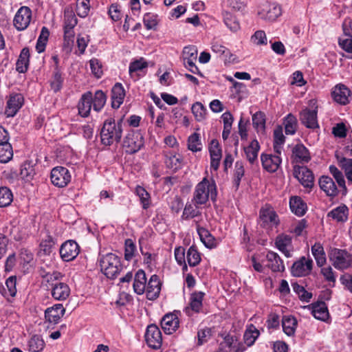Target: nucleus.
Segmentation results:
<instances>
[{"mask_svg": "<svg viewBox=\"0 0 352 352\" xmlns=\"http://www.w3.org/2000/svg\"><path fill=\"white\" fill-rule=\"evenodd\" d=\"M23 98L21 94H14L10 96L7 102L6 114L8 117H13L22 107Z\"/></svg>", "mask_w": 352, "mask_h": 352, "instance_id": "23", "label": "nucleus"}, {"mask_svg": "<svg viewBox=\"0 0 352 352\" xmlns=\"http://www.w3.org/2000/svg\"><path fill=\"white\" fill-rule=\"evenodd\" d=\"M13 201L12 191L7 187L0 188V208L7 207Z\"/></svg>", "mask_w": 352, "mask_h": 352, "instance_id": "47", "label": "nucleus"}, {"mask_svg": "<svg viewBox=\"0 0 352 352\" xmlns=\"http://www.w3.org/2000/svg\"><path fill=\"white\" fill-rule=\"evenodd\" d=\"M145 340L149 347L154 349L160 348L162 343V338L161 331L157 326L151 324L147 327Z\"/></svg>", "mask_w": 352, "mask_h": 352, "instance_id": "13", "label": "nucleus"}, {"mask_svg": "<svg viewBox=\"0 0 352 352\" xmlns=\"http://www.w3.org/2000/svg\"><path fill=\"white\" fill-rule=\"evenodd\" d=\"M188 148L192 152H197L201 150V143L198 133H194L188 138Z\"/></svg>", "mask_w": 352, "mask_h": 352, "instance_id": "54", "label": "nucleus"}, {"mask_svg": "<svg viewBox=\"0 0 352 352\" xmlns=\"http://www.w3.org/2000/svg\"><path fill=\"white\" fill-rule=\"evenodd\" d=\"M259 331L254 326H251L247 329L243 336L245 344L248 346H251L259 336Z\"/></svg>", "mask_w": 352, "mask_h": 352, "instance_id": "49", "label": "nucleus"}, {"mask_svg": "<svg viewBox=\"0 0 352 352\" xmlns=\"http://www.w3.org/2000/svg\"><path fill=\"white\" fill-rule=\"evenodd\" d=\"M179 319L174 314H166L161 320V326L166 334H171L179 327Z\"/></svg>", "mask_w": 352, "mask_h": 352, "instance_id": "22", "label": "nucleus"}, {"mask_svg": "<svg viewBox=\"0 0 352 352\" xmlns=\"http://www.w3.org/2000/svg\"><path fill=\"white\" fill-rule=\"evenodd\" d=\"M200 206H197L192 202L187 203L184 207L182 218L184 220H188L190 219L200 217L201 214V212L199 210Z\"/></svg>", "mask_w": 352, "mask_h": 352, "instance_id": "42", "label": "nucleus"}, {"mask_svg": "<svg viewBox=\"0 0 352 352\" xmlns=\"http://www.w3.org/2000/svg\"><path fill=\"white\" fill-rule=\"evenodd\" d=\"M291 244L292 239L288 235L282 234L276 238V245L277 248L287 257L291 256Z\"/></svg>", "mask_w": 352, "mask_h": 352, "instance_id": "33", "label": "nucleus"}, {"mask_svg": "<svg viewBox=\"0 0 352 352\" xmlns=\"http://www.w3.org/2000/svg\"><path fill=\"white\" fill-rule=\"evenodd\" d=\"M254 127L258 131H263L265 125V116L261 111H258L252 116Z\"/></svg>", "mask_w": 352, "mask_h": 352, "instance_id": "56", "label": "nucleus"}, {"mask_svg": "<svg viewBox=\"0 0 352 352\" xmlns=\"http://www.w3.org/2000/svg\"><path fill=\"white\" fill-rule=\"evenodd\" d=\"M205 293L202 292H195L191 294L188 306L185 307L184 311L188 316H192L193 313H199L203 309V300Z\"/></svg>", "mask_w": 352, "mask_h": 352, "instance_id": "16", "label": "nucleus"}, {"mask_svg": "<svg viewBox=\"0 0 352 352\" xmlns=\"http://www.w3.org/2000/svg\"><path fill=\"white\" fill-rule=\"evenodd\" d=\"M165 164L167 168L177 170L182 166V158L179 155L172 152L165 153Z\"/></svg>", "mask_w": 352, "mask_h": 352, "instance_id": "36", "label": "nucleus"}, {"mask_svg": "<svg viewBox=\"0 0 352 352\" xmlns=\"http://www.w3.org/2000/svg\"><path fill=\"white\" fill-rule=\"evenodd\" d=\"M135 192L139 197L142 208L147 209L150 206V195L148 192L142 187L138 186L135 189Z\"/></svg>", "mask_w": 352, "mask_h": 352, "instance_id": "57", "label": "nucleus"}, {"mask_svg": "<svg viewBox=\"0 0 352 352\" xmlns=\"http://www.w3.org/2000/svg\"><path fill=\"white\" fill-rule=\"evenodd\" d=\"M144 144V140L142 133L138 131H131L124 138L123 146L128 153H134L138 151Z\"/></svg>", "mask_w": 352, "mask_h": 352, "instance_id": "6", "label": "nucleus"}, {"mask_svg": "<svg viewBox=\"0 0 352 352\" xmlns=\"http://www.w3.org/2000/svg\"><path fill=\"white\" fill-rule=\"evenodd\" d=\"M331 95L336 102L344 105L349 102L351 91L345 85H338L333 88Z\"/></svg>", "mask_w": 352, "mask_h": 352, "instance_id": "21", "label": "nucleus"}, {"mask_svg": "<svg viewBox=\"0 0 352 352\" xmlns=\"http://www.w3.org/2000/svg\"><path fill=\"white\" fill-rule=\"evenodd\" d=\"M125 96V91L120 83H116L111 90V106L118 109L122 104Z\"/></svg>", "mask_w": 352, "mask_h": 352, "instance_id": "29", "label": "nucleus"}, {"mask_svg": "<svg viewBox=\"0 0 352 352\" xmlns=\"http://www.w3.org/2000/svg\"><path fill=\"white\" fill-rule=\"evenodd\" d=\"M192 112L198 121L202 120L206 115V109L199 102H197L192 106Z\"/></svg>", "mask_w": 352, "mask_h": 352, "instance_id": "62", "label": "nucleus"}, {"mask_svg": "<svg viewBox=\"0 0 352 352\" xmlns=\"http://www.w3.org/2000/svg\"><path fill=\"white\" fill-rule=\"evenodd\" d=\"M147 67L148 63L144 60V58H142L139 60H135L130 63L129 69V74L132 78H138V72H142Z\"/></svg>", "mask_w": 352, "mask_h": 352, "instance_id": "45", "label": "nucleus"}, {"mask_svg": "<svg viewBox=\"0 0 352 352\" xmlns=\"http://www.w3.org/2000/svg\"><path fill=\"white\" fill-rule=\"evenodd\" d=\"M122 134V120L116 122L113 118L104 120L100 131L101 142L104 145L110 146L120 142Z\"/></svg>", "mask_w": 352, "mask_h": 352, "instance_id": "2", "label": "nucleus"}, {"mask_svg": "<svg viewBox=\"0 0 352 352\" xmlns=\"http://www.w3.org/2000/svg\"><path fill=\"white\" fill-rule=\"evenodd\" d=\"M89 11V0H77L76 12L80 17H85Z\"/></svg>", "mask_w": 352, "mask_h": 352, "instance_id": "63", "label": "nucleus"}, {"mask_svg": "<svg viewBox=\"0 0 352 352\" xmlns=\"http://www.w3.org/2000/svg\"><path fill=\"white\" fill-rule=\"evenodd\" d=\"M259 149L260 145L256 140H253L248 146L244 148L245 157L251 164L257 162Z\"/></svg>", "mask_w": 352, "mask_h": 352, "instance_id": "32", "label": "nucleus"}, {"mask_svg": "<svg viewBox=\"0 0 352 352\" xmlns=\"http://www.w3.org/2000/svg\"><path fill=\"white\" fill-rule=\"evenodd\" d=\"M107 97L105 94L101 91L98 90L95 92L94 97H92L91 104H93L94 110L100 111L106 103Z\"/></svg>", "mask_w": 352, "mask_h": 352, "instance_id": "44", "label": "nucleus"}, {"mask_svg": "<svg viewBox=\"0 0 352 352\" xmlns=\"http://www.w3.org/2000/svg\"><path fill=\"white\" fill-rule=\"evenodd\" d=\"M339 164L344 170L348 181L352 179V159L342 157L339 160Z\"/></svg>", "mask_w": 352, "mask_h": 352, "instance_id": "61", "label": "nucleus"}, {"mask_svg": "<svg viewBox=\"0 0 352 352\" xmlns=\"http://www.w3.org/2000/svg\"><path fill=\"white\" fill-rule=\"evenodd\" d=\"M316 102L310 100V105L314 108L312 110L305 109L300 114V120L306 127L315 129L318 127L317 120V106H315Z\"/></svg>", "mask_w": 352, "mask_h": 352, "instance_id": "10", "label": "nucleus"}, {"mask_svg": "<svg viewBox=\"0 0 352 352\" xmlns=\"http://www.w3.org/2000/svg\"><path fill=\"white\" fill-rule=\"evenodd\" d=\"M312 266L313 261L311 258L302 256L293 264L291 272L293 276L296 277L305 276L311 272Z\"/></svg>", "mask_w": 352, "mask_h": 352, "instance_id": "11", "label": "nucleus"}, {"mask_svg": "<svg viewBox=\"0 0 352 352\" xmlns=\"http://www.w3.org/2000/svg\"><path fill=\"white\" fill-rule=\"evenodd\" d=\"M294 176L306 188H311L314 185V175L306 166H294Z\"/></svg>", "mask_w": 352, "mask_h": 352, "instance_id": "17", "label": "nucleus"}, {"mask_svg": "<svg viewBox=\"0 0 352 352\" xmlns=\"http://www.w3.org/2000/svg\"><path fill=\"white\" fill-rule=\"evenodd\" d=\"M196 228L200 239L204 244L207 248H214L215 246L214 238L210 232L205 228L200 226L197 221H196Z\"/></svg>", "mask_w": 352, "mask_h": 352, "instance_id": "35", "label": "nucleus"}, {"mask_svg": "<svg viewBox=\"0 0 352 352\" xmlns=\"http://www.w3.org/2000/svg\"><path fill=\"white\" fill-rule=\"evenodd\" d=\"M263 20L274 21L281 14V8L276 3H265L258 12Z\"/></svg>", "mask_w": 352, "mask_h": 352, "instance_id": "9", "label": "nucleus"}, {"mask_svg": "<svg viewBox=\"0 0 352 352\" xmlns=\"http://www.w3.org/2000/svg\"><path fill=\"white\" fill-rule=\"evenodd\" d=\"M52 183L59 188L66 186L71 181V174L69 170L63 166H56L51 171Z\"/></svg>", "mask_w": 352, "mask_h": 352, "instance_id": "7", "label": "nucleus"}, {"mask_svg": "<svg viewBox=\"0 0 352 352\" xmlns=\"http://www.w3.org/2000/svg\"><path fill=\"white\" fill-rule=\"evenodd\" d=\"M261 161L263 168L269 173H274L279 168L282 160L280 156L272 154L261 155Z\"/></svg>", "mask_w": 352, "mask_h": 352, "instance_id": "18", "label": "nucleus"}, {"mask_svg": "<svg viewBox=\"0 0 352 352\" xmlns=\"http://www.w3.org/2000/svg\"><path fill=\"white\" fill-rule=\"evenodd\" d=\"M210 159L221 160L222 157L221 148L217 140H212L209 147Z\"/></svg>", "mask_w": 352, "mask_h": 352, "instance_id": "60", "label": "nucleus"}, {"mask_svg": "<svg viewBox=\"0 0 352 352\" xmlns=\"http://www.w3.org/2000/svg\"><path fill=\"white\" fill-rule=\"evenodd\" d=\"M292 156L296 162L307 163L311 159L308 149L301 144H296L293 148Z\"/></svg>", "mask_w": 352, "mask_h": 352, "instance_id": "31", "label": "nucleus"}, {"mask_svg": "<svg viewBox=\"0 0 352 352\" xmlns=\"http://www.w3.org/2000/svg\"><path fill=\"white\" fill-rule=\"evenodd\" d=\"M92 94L87 91L80 98L78 104V113L82 117H87L91 109Z\"/></svg>", "mask_w": 352, "mask_h": 352, "instance_id": "28", "label": "nucleus"}, {"mask_svg": "<svg viewBox=\"0 0 352 352\" xmlns=\"http://www.w3.org/2000/svg\"><path fill=\"white\" fill-rule=\"evenodd\" d=\"M329 171L333 176L334 179L336 180L338 186L343 189L345 193L346 191V188L345 186V180L342 173L333 165L329 166Z\"/></svg>", "mask_w": 352, "mask_h": 352, "instance_id": "55", "label": "nucleus"}, {"mask_svg": "<svg viewBox=\"0 0 352 352\" xmlns=\"http://www.w3.org/2000/svg\"><path fill=\"white\" fill-rule=\"evenodd\" d=\"M333 267L338 270H344L352 266V252L345 250L334 248L329 255Z\"/></svg>", "mask_w": 352, "mask_h": 352, "instance_id": "4", "label": "nucleus"}, {"mask_svg": "<svg viewBox=\"0 0 352 352\" xmlns=\"http://www.w3.org/2000/svg\"><path fill=\"white\" fill-rule=\"evenodd\" d=\"M223 21L226 25L232 32H236L240 28L239 21L231 13L223 12Z\"/></svg>", "mask_w": 352, "mask_h": 352, "instance_id": "52", "label": "nucleus"}, {"mask_svg": "<svg viewBox=\"0 0 352 352\" xmlns=\"http://www.w3.org/2000/svg\"><path fill=\"white\" fill-rule=\"evenodd\" d=\"M349 209L344 206H340L328 213V217H331L337 222H344L347 220Z\"/></svg>", "mask_w": 352, "mask_h": 352, "instance_id": "39", "label": "nucleus"}, {"mask_svg": "<svg viewBox=\"0 0 352 352\" xmlns=\"http://www.w3.org/2000/svg\"><path fill=\"white\" fill-rule=\"evenodd\" d=\"M30 50L28 48H23L16 61V70L20 73H24L27 71L29 65Z\"/></svg>", "mask_w": 352, "mask_h": 352, "instance_id": "40", "label": "nucleus"}, {"mask_svg": "<svg viewBox=\"0 0 352 352\" xmlns=\"http://www.w3.org/2000/svg\"><path fill=\"white\" fill-rule=\"evenodd\" d=\"M259 217L263 227L277 226L280 222L278 214L270 204H265L261 208Z\"/></svg>", "mask_w": 352, "mask_h": 352, "instance_id": "8", "label": "nucleus"}, {"mask_svg": "<svg viewBox=\"0 0 352 352\" xmlns=\"http://www.w3.org/2000/svg\"><path fill=\"white\" fill-rule=\"evenodd\" d=\"M311 252L319 267L323 266L326 263V257L322 246L320 243H315L311 247Z\"/></svg>", "mask_w": 352, "mask_h": 352, "instance_id": "43", "label": "nucleus"}, {"mask_svg": "<svg viewBox=\"0 0 352 352\" xmlns=\"http://www.w3.org/2000/svg\"><path fill=\"white\" fill-rule=\"evenodd\" d=\"M297 326V320L292 316H284L282 320L283 331L289 336H294Z\"/></svg>", "mask_w": 352, "mask_h": 352, "instance_id": "41", "label": "nucleus"}, {"mask_svg": "<svg viewBox=\"0 0 352 352\" xmlns=\"http://www.w3.org/2000/svg\"><path fill=\"white\" fill-rule=\"evenodd\" d=\"M212 50L214 53L219 54L220 55H222L223 54H225V53L230 54L229 58H226V61L229 62V63L236 62V56L232 54L228 48H226V47H224L219 43H214L212 45Z\"/></svg>", "mask_w": 352, "mask_h": 352, "instance_id": "58", "label": "nucleus"}, {"mask_svg": "<svg viewBox=\"0 0 352 352\" xmlns=\"http://www.w3.org/2000/svg\"><path fill=\"white\" fill-rule=\"evenodd\" d=\"M146 277L145 272L142 270H139L135 276L133 289L135 292L141 295L146 290Z\"/></svg>", "mask_w": 352, "mask_h": 352, "instance_id": "34", "label": "nucleus"}, {"mask_svg": "<svg viewBox=\"0 0 352 352\" xmlns=\"http://www.w3.org/2000/svg\"><path fill=\"white\" fill-rule=\"evenodd\" d=\"M267 266L273 272H283L285 266L278 254L274 252L269 251L266 255Z\"/></svg>", "mask_w": 352, "mask_h": 352, "instance_id": "27", "label": "nucleus"}, {"mask_svg": "<svg viewBox=\"0 0 352 352\" xmlns=\"http://www.w3.org/2000/svg\"><path fill=\"white\" fill-rule=\"evenodd\" d=\"M161 291V283L159 277L153 274L151 276L147 285H146V298L150 300L156 299Z\"/></svg>", "mask_w": 352, "mask_h": 352, "instance_id": "20", "label": "nucleus"}, {"mask_svg": "<svg viewBox=\"0 0 352 352\" xmlns=\"http://www.w3.org/2000/svg\"><path fill=\"white\" fill-rule=\"evenodd\" d=\"M197 58V50L194 46L185 47L183 50V59L185 67L193 74H200L195 62Z\"/></svg>", "mask_w": 352, "mask_h": 352, "instance_id": "15", "label": "nucleus"}, {"mask_svg": "<svg viewBox=\"0 0 352 352\" xmlns=\"http://www.w3.org/2000/svg\"><path fill=\"white\" fill-rule=\"evenodd\" d=\"M319 185L328 196L334 197L337 195L338 190L333 179L329 176L323 175L319 179Z\"/></svg>", "mask_w": 352, "mask_h": 352, "instance_id": "26", "label": "nucleus"}, {"mask_svg": "<svg viewBox=\"0 0 352 352\" xmlns=\"http://www.w3.org/2000/svg\"><path fill=\"white\" fill-rule=\"evenodd\" d=\"M217 186L213 180H209L204 177L199 182L194 190L192 202L197 206H202L210 199L212 201L216 200Z\"/></svg>", "mask_w": 352, "mask_h": 352, "instance_id": "1", "label": "nucleus"}, {"mask_svg": "<svg viewBox=\"0 0 352 352\" xmlns=\"http://www.w3.org/2000/svg\"><path fill=\"white\" fill-rule=\"evenodd\" d=\"M237 340L230 335L226 336L220 343L217 351L221 352H231L236 347Z\"/></svg>", "mask_w": 352, "mask_h": 352, "instance_id": "46", "label": "nucleus"}, {"mask_svg": "<svg viewBox=\"0 0 352 352\" xmlns=\"http://www.w3.org/2000/svg\"><path fill=\"white\" fill-rule=\"evenodd\" d=\"M13 156V151L11 144H0V162L7 163Z\"/></svg>", "mask_w": 352, "mask_h": 352, "instance_id": "48", "label": "nucleus"}, {"mask_svg": "<svg viewBox=\"0 0 352 352\" xmlns=\"http://www.w3.org/2000/svg\"><path fill=\"white\" fill-rule=\"evenodd\" d=\"M70 288L65 283L58 282L52 287V296L56 300H65L70 295Z\"/></svg>", "mask_w": 352, "mask_h": 352, "instance_id": "24", "label": "nucleus"}, {"mask_svg": "<svg viewBox=\"0 0 352 352\" xmlns=\"http://www.w3.org/2000/svg\"><path fill=\"white\" fill-rule=\"evenodd\" d=\"M16 278L15 276L9 277L6 281L7 290L5 289V295L11 297L15 296L16 294Z\"/></svg>", "mask_w": 352, "mask_h": 352, "instance_id": "64", "label": "nucleus"}, {"mask_svg": "<svg viewBox=\"0 0 352 352\" xmlns=\"http://www.w3.org/2000/svg\"><path fill=\"white\" fill-rule=\"evenodd\" d=\"M44 341L38 336H33L28 342L29 350L31 352H40L44 348Z\"/></svg>", "mask_w": 352, "mask_h": 352, "instance_id": "50", "label": "nucleus"}, {"mask_svg": "<svg viewBox=\"0 0 352 352\" xmlns=\"http://www.w3.org/2000/svg\"><path fill=\"white\" fill-rule=\"evenodd\" d=\"M289 207L292 212L299 217L304 215L307 210L305 203L298 197H291Z\"/></svg>", "mask_w": 352, "mask_h": 352, "instance_id": "38", "label": "nucleus"}, {"mask_svg": "<svg viewBox=\"0 0 352 352\" xmlns=\"http://www.w3.org/2000/svg\"><path fill=\"white\" fill-rule=\"evenodd\" d=\"M100 265L101 271L109 278H115L122 270L120 258L113 253L102 256Z\"/></svg>", "mask_w": 352, "mask_h": 352, "instance_id": "3", "label": "nucleus"}, {"mask_svg": "<svg viewBox=\"0 0 352 352\" xmlns=\"http://www.w3.org/2000/svg\"><path fill=\"white\" fill-rule=\"evenodd\" d=\"M212 336V329L208 327L199 329L197 332V345L201 346L207 342Z\"/></svg>", "mask_w": 352, "mask_h": 352, "instance_id": "59", "label": "nucleus"}, {"mask_svg": "<svg viewBox=\"0 0 352 352\" xmlns=\"http://www.w3.org/2000/svg\"><path fill=\"white\" fill-rule=\"evenodd\" d=\"M65 309L62 304H56L47 308L45 311V320L51 324H57L64 316Z\"/></svg>", "mask_w": 352, "mask_h": 352, "instance_id": "19", "label": "nucleus"}, {"mask_svg": "<svg viewBox=\"0 0 352 352\" xmlns=\"http://www.w3.org/2000/svg\"><path fill=\"white\" fill-rule=\"evenodd\" d=\"M32 19V11L27 6L21 7L15 14L14 25L18 30H24L30 25Z\"/></svg>", "mask_w": 352, "mask_h": 352, "instance_id": "14", "label": "nucleus"}, {"mask_svg": "<svg viewBox=\"0 0 352 352\" xmlns=\"http://www.w3.org/2000/svg\"><path fill=\"white\" fill-rule=\"evenodd\" d=\"M55 242L51 236L47 235L42 239L39 245L38 256H50L53 251Z\"/></svg>", "mask_w": 352, "mask_h": 352, "instance_id": "37", "label": "nucleus"}, {"mask_svg": "<svg viewBox=\"0 0 352 352\" xmlns=\"http://www.w3.org/2000/svg\"><path fill=\"white\" fill-rule=\"evenodd\" d=\"M0 236H3L8 243L12 239L20 241L22 238L19 228L12 223H7L2 228Z\"/></svg>", "mask_w": 352, "mask_h": 352, "instance_id": "25", "label": "nucleus"}, {"mask_svg": "<svg viewBox=\"0 0 352 352\" xmlns=\"http://www.w3.org/2000/svg\"><path fill=\"white\" fill-rule=\"evenodd\" d=\"M80 248L78 243L73 240L63 243L60 248V255L64 261H73L78 255Z\"/></svg>", "mask_w": 352, "mask_h": 352, "instance_id": "12", "label": "nucleus"}, {"mask_svg": "<svg viewBox=\"0 0 352 352\" xmlns=\"http://www.w3.org/2000/svg\"><path fill=\"white\" fill-rule=\"evenodd\" d=\"M311 314L318 320L325 321L329 318L327 306L324 302H318L309 305Z\"/></svg>", "mask_w": 352, "mask_h": 352, "instance_id": "30", "label": "nucleus"}, {"mask_svg": "<svg viewBox=\"0 0 352 352\" xmlns=\"http://www.w3.org/2000/svg\"><path fill=\"white\" fill-rule=\"evenodd\" d=\"M186 259L188 263L191 267H195L199 263L201 256L195 247L191 246L189 248L186 254Z\"/></svg>", "mask_w": 352, "mask_h": 352, "instance_id": "53", "label": "nucleus"}, {"mask_svg": "<svg viewBox=\"0 0 352 352\" xmlns=\"http://www.w3.org/2000/svg\"><path fill=\"white\" fill-rule=\"evenodd\" d=\"M285 133L287 135H294L297 128V120L292 114H289L284 121Z\"/></svg>", "mask_w": 352, "mask_h": 352, "instance_id": "51", "label": "nucleus"}, {"mask_svg": "<svg viewBox=\"0 0 352 352\" xmlns=\"http://www.w3.org/2000/svg\"><path fill=\"white\" fill-rule=\"evenodd\" d=\"M77 24L75 14L70 8H65L64 11V41L65 45L70 46L74 42V28Z\"/></svg>", "mask_w": 352, "mask_h": 352, "instance_id": "5", "label": "nucleus"}]
</instances>
